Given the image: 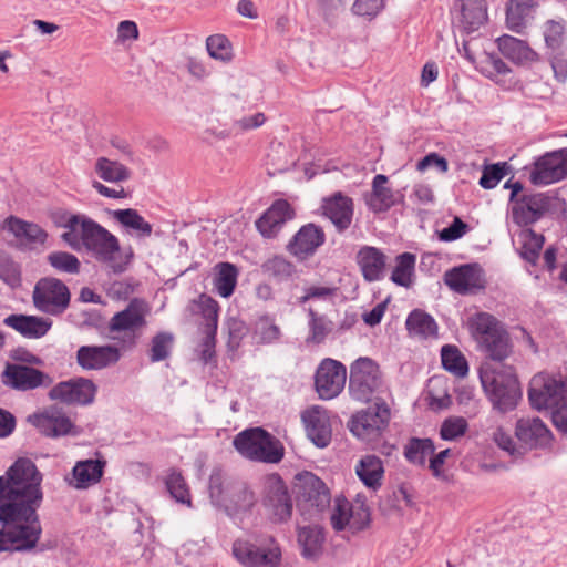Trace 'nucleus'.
Instances as JSON below:
<instances>
[{
	"label": "nucleus",
	"instance_id": "nucleus-1",
	"mask_svg": "<svg viewBox=\"0 0 567 567\" xmlns=\"http://www.w3.org/2000/svg\"><path fill=\"white\" fill-rule=\"evenodd\" d=\"M42 475L25 457L17 460L0 476V551L27 553L35 549L42 534L38 509L43 499Z\"/></svg>",
	"mask_w": 567,
	"mask_h": 567
},
{
	"label": "nucleus",
	"instance_id": "nucleus-2",
	"mask_svg": "<svg viewBox=\"0 0 567 567\" xmlns=\"http://www.w3.org/2000/svg\"><path fill=\"white\" fill-rule=\"evenodd\" d=\"M477 348L486 359L480 368V379L488 400L501 413L513 411L522 390L514 367L504 363L513 353L509 333L505 329Z\"/></svg>",
	"mask_w": 567,
	"mask_h": 567
},
{
	"label": "nucleus",
	"instance_id": "nucleus-3",
	"mask_svg": "<svg viewBox=\"0 0 567 567\" xmlns=\"http://www.w3.org/2000/svg\"><path fill=\"white\" fill-rule=\"evenodd\" d=\"M65 228L69 230L62 238L72 249L80 250L84 247L113 272L124 271L125 267L118 260V240L104 227L84 215H72L66 220Z\"/></svg>",
	"mask_w": 567,
	"mask_h": 567
},
{
	"label": "nucleus",
	"instance_id": "nucleus-4",
	"mask_svg": "<svg viewBox=\"0 0 567 567\" xmlns=\"http://www.w3.org/2000/svg\"><path fill=\"white\" fill-rule=\"evenodd\" d=\"M528 400L533 409L548 410L551 415L567 410V375L535 374L529 382Z\"/></svg>",
	"mask_w": 567,
	"mask_h": 567
},
{
	"label": "nucleus",
	"instance_id": "nucleus-5",
	"mask_svg": "<svg viewBox=\"0 0 567 567\" xmlns=\"http://www.w3.org/2000/svg\"><path fill=\"white\" fill-rule=\"evenodd\" d=\"M236 451L247 460L279 463L284 457V445L262 427H251L239 432L233 441Z\"/></svg>",
	"mask_w": 567,
	"mask_h": 567
},
{
	"label": "nucleus",
	"instance_id": "nucleus-6",
	"mask_svg": "<svg viewBox=\"0 0 567 567\" xmlns=\"http://www.w3.org/2000/svg\"><path fill=\"white\" fill-rule=\"evenodd\" d=\"M233 555L244 567H279L281 563L280 546L268 534L235 540Z\"/></svg>",
	"mask_w": 567,
	"mask_h": 567
},
{
	"label": "nucleus",
	"instance_id": "nucleus-7",
	"mask_svg": "<svg viewBox=\"0 0 567 567\" xmlns=\"http://www.w3.org/2000/svg\"><path fill=\"white\" fill-rule=\"evenodd\" d=\"M295 491L297 507L308 518L316 517L329 506L331 501L326 484L311 472H303L296 476Z\"/></svg>",
	"mask_w": 567,
	"mask_h": 567
},
{
	"label": "nucleus",
	"instance_id": "nucleus-8",
	"mask_svg": "<svg viewBox=\"0 0 567 567\" xmlns=\"http://www.w3.org/2000/svg\"><path fill=\"white\" fill-rule=\"evenodd\" d=\"M70 300L71 293L68 286L54 277L41 278L33 288V305L43 313L60 316L69 308Z\"/></svg>",
	"mask_w": 567,
	"mask_h": 567
},
{
	"label": "nucleus",
	"instance_id": "nucleus-9",
	"mask_svg": "<svg viewBox=\"0 0 567 567\" xmlns=\"http://www.w3.org/2000/svg\"><path fill=\"white\" fill-rule=\"evenodd\" d=\"M379 365L370 358H359L350 369L349 391L353 399L367 402L381 386Z\"/></svg>",
	"mask_w": 567,
	"mask_h": 567
},
{
	"label": "nucleus",
	"instance_id": "nucleus-10",
	"mask_svg": "<svg viewBox=\"0 0 567 567\" xmlns=\"http://www.w3.org/2000/svg\"><path fill=\"white\" fill-rule=\"evenodd\" d=\"M391 411L383 401L369 405L365 410L359 411L350 421V431L357 437L371 441L380 436L388 426Z\"/></svg>",
	"mask_w": 567,
	"mask_h": 567
},
{
	"label": "nucleus",
	"instance_id": "nucleus-11",
	"mask_svg": "<svg viewBox=\"0 0 567 567\" xmlns=\"http://www.w3.org/2000/svg\"><path fill=\"white\" fill-rule=\"evenodd\" d=\"M330 522L334 530L354 535L369 526L370 511L364 503L353 504L344 498H337Z\"/></svg>",
	"mask_w": 567,
	"mask_h": 567
},
{
	"label": "nucleus",
	"instance_id": "nucleus-12",
	"mask_svg": "<svg viewBox=\"0 0 567 567\" xmlns=\"http://www.w3.org/2000/svg\"><path fill=\"white\" fill-rule=\"evenodd\" d=\"M347 380L346 367L333 359L321 361L315 375V386L320 399L331 400L344 389Z\"/></svg>",
	"mask_w": 567,
	"mask_h": 567
},
{
	"label": "nucleus",
	"instance_id": "nucleus-13",
	"mask_svg": "<svg viewBox=\"0 0 567 567\" xmlns=\"http://www.w3.org/2000/svg\"><path fill=\"white\" fill-rule=\"evenodd\" d=\"M567 176V150L561 148L540 156L530 172L534 185H549Z\"/></svg>",
	"mask_w": 567,
	"mask_h": 567
},
{
	"label": "nucleus",
	"instance_id": "nucleus-14",
	"mask_svg": "<svg viewBox=\"0 0 567 567\" xmlns=\"http://www.w3.org/2000/svg\"><path fill=\"white\" fill-rule=\"evenodd\" d=\"M324 243L323 228L315 223H308L292 236L286 245V250L299 261H305L312 257Z\"/></svg>",
	"mask_w": 567,
	"mask_h": 567
},
{
	"label": "nucleus",
	"instance_id": "nucleus-15",
	"mask_svg": "<svg viewBox=\"0 0 567 567\" xmlns=\"http://www.w3.org/2000/svg\"><path fill=\"white\" fill-rule=\"evenodd\" d=\"M96 393L95 384L85 378H75L55 384L49 392L51 400L68 404H90Z\"/></svg>",
	"mask_w": 567,
	"mask_h": 567
},
{
	"label": "nucleus",
	"instance_id": "nucleus-16",
	"mask_svg": "<svg viewBox=\"0 0 567 567\" xmlns=\"http://www.w3.org/2000/svg\"><path fill=\"white\" fill-rule=\"evenodd\" d=\"M2 382L14 390L30 391L40 386H49L52 379L32 367L8 364L2 373Z\"/></svg>",
	"mask_w": 567,
	"mask_h": 567
},
{
	"label": "nucleus",
	"instance_id": "nucleus-17",
	"mask_svg": "<svg viewBox=\"0 0 567 567\" xmlns=\"http://www.w3.org/2000/svg\"><path fill=\"white\" fill-rule=\"evenodd\" d=\"M321 209L337 233L343 234L350 228L354 215V203L351 197L342 192H336L322 199Z\"/></svg>",
	"mask_w": 567,
	"mask_h": 567
},
{
	"label": "nucleus",
	"instance_id": "nucleus-18",
	"mask_svg": "<svg viewBox=\"0 0 567 567\" xmlns=\"http://www.w3.org/2000/svg\"><path fill=\"white\" fill-rule=\"evenodd\" d=\"M28 422L49 437L75 434L73 432L74 424L66 413L59 408L51 406L42 412L31 414L28 416Z\"/></svg>",
	"mask_w": 567,
	"mask_h": 567
},
{
	"label": "nucleus",
	"instance_id": "nucleus-19",
	"mask_svg": "<svg viewBox=\"0 0 567 567\" xmlns=\"http://www.w3.org/2000/svg\"><path fill=\"white\" fill-rule=\"evenodd\" d=\"M445 285L456 293H475L484 288L482 269L475 264L454 267L444 274Z\"/></svg>",
	"mask_w": 567,
	"mask_h": 567
},
{
	"label": "nucleus",
	"instance_id": "nucleus-20",
	"mask_svg": "<svg viewBox=\"0 0 567 567\" xmlns=\"http://www.w3.org/2000/svg\"><path fill=\"white\" fill-rule=\"evenodd\" d=\"M146 324L143 307L133 301L124 310L116 312L109 323L111 333L124 332L130 344H134L141 330Z\"/></svg>",
	"mask_w": 567,
	"mask_h": 567
},
{
	"label": "nucleus",
	"instance_id": "nucleus-21",
	"mask_svg": "<svg viewBox=\"0 0 567 567\" xmlns=\"http://www.w3.org/2000/svg\"><path fill=\"white\" fill-rule=\"evenodd\" d=\"M120 359V348L113 344L82 346L76 351V362L84 370H102Z\"/></svg>",
	"mask_w": 567,
	"mask_h": 567
},
{
	"label": "nucleus",
	"instance_id": "nucleus-22",
	"mask_svg": "<svg viewBox=\"0 0 567 567\" xmlns=\"http://www.w3.org/2000/svg\"><path fill=\"white\" fill-rule=\"evenodd\" d=\"M264 505L276 523L287 522L292 514V499L280 478L268 484Z\"/></svg>",
	"mask_w": 567,
	"mask_h": 567
},
{
	"label": "nucleus",
	"instance_id": "nucleus-23",
	"mask_svg": "<svg viewBox=\"0 0 567 567\" xmlns=\"http://www.w3.org/2000/svg\"><path fill=\"white\" fill-rule=\"evenodd\" d=\"M549 207V200L544 194H523L512 206L513 220L519 226L536 223Z\"/></svg>",
	"mask_w": 567,
	"mask_h": 567
},
{
	"label": "nucleus",
	"instance_id": "nucleus-24",
	"mask_svg": "<svg viewBox=\"0 0 567 567\" xmlns=\"http://www.w3.org/2000/svg\"><path fill=\"white\" fill-rule=\"evenodd\" d=\"M293 217L292 206L285 199H278L256 221V227L264 237L272 238Z\"/></svg>",
	"mask_w": 567,
	"mask_h": 567
},
{
	"label": "nucleus",
	"instance_id": "nucleus-25",
	"mask_svg": "<svg viewBox=\"0 0 567 567\" xmlns=\"http://www.w3.org/2000/svg\"><path fill=\"white\" fill-rule=\"evenodd\" d=\"M515 435L520 443L529 449L545 447L551 441L550 430L539 417L517 420Z\"/></svg>",
	"mask_w": 567,
	"mask_h": 567
},
{
	"label": "nucleus",
	"instance_id": "nucleus-26",
	"mask_svg": "<svg viewBox=\"0 0 567 567\" xmlns=\"http://www.w3.org/2000/svg\"><path fill=\"white\" fill-rule=\"evenodd\" d=\"M302 421L308 437L318 447H326L331 442L332 430L326 410L313 406L302 413Z\"/></svg>",
	"mask_w": 567,
	"mask_h": 567
},
{
	"label": "nucleus",
	"instance_id": "nucleus-27",
	"mask_svg": "<svg viewBox=\"0 0 567 567\" xmlns=\"http://www.w3.org/2000/svg\"><path fill=\"white\" fill-rule=\"evenodd\" d=\"M255 504L256 496L247 484L244 482H235L227 485L225 496L219 505L224 507L227 515L237 517L250 512Z\"/></svg>",
	"mask_w": 567,
	"mask_h": 567
},
{
	"label": "nucleus",
	"instance_id": "nucleus-28",
	"mask_svg": "<svg viewBox=\"0 0 567 567\" xmlns=\"http://www.w3.org/2000/svg\"><path fill=\"white\" fill-rule=\"evenodd\" d=\"M220 307L218 302L207 293H202L193 299L185 308V312L200 318L202 332L217 331Z\"/></svg>",
	"mask_w": 567,
	"mask_h": 567
},
{
	"label": "nucleus",
	"instance_id": "nucleus-29",
	"mask_svg": "<svg viewBox=\"0 0 567 567\" xmlns=\"http://www.w3.org/2000/svg\"><path fill=\"white\" fill-rule=\"evenodd\" d=\"M357 262L365 281H379L384 276L386 256L377 247L363 246L357 254Z\"/></svg>",
	"mask_w": 567,
	"mask_h": 567
},
{
	"label": "nucleus",
	"instance_id": "nucleus-30",
	"mask_svg": "<svg viewBox=\"0 0 567 567\" xmlns=\"http://www.w3.org/2000/svg\"><path fill=\"white\" fill-rule=\"evenodd\" d=\"M3 323L24 338L40 339L44 337L52 327V320L49 318L25 316V315H10L4 318Z\"/></svg>",
	"mask_w": 567,
	"mask_h": 567
},
{
	"label": "nucleus",
	"instance_id": "nucleus-31",
	"mask_svg": "<svg viewBox=\"0 0 567 567\" xmlns=\"http://www.w3.org/2000/svg\"><path fill=\"white\" fill-rule=\"evenodd\" d=\"M496 42L501 53L515 64L527 65L538 60V54L524 40L504 34Z\"/></svg>",
	"mask_w": 567,
	"mask_h": 567
},
{
	"label": "nucleus",
	"instance_id": "nucleus-32",
	"mask_svg": "<svg viewBox=\"0 0 567 567\" xmlns=\"http://www.w3.org/2000/svg\"><path fill=\"white\" fill-rule=\"evenodd\" d=\"M468 331L477 343V347L487 341L494 334L505 330L504 324L488 312H476L467 320Z\"/></svg>",
	"mask_w": 567,
	"mask_h": 567
},
{
	"label": "nucleus",
	"instance_id": "nucleus-33",
	"mask_svg": "<svg viewBox=\"0 0 567 567\" xmlns=\"http://www.w3.org/2000/svg\"><path fill=\"white\" fill-rule=\"evenodd\" d=\"M105 464L106 462L103 460H84L76 462L72 470L74 483L70 482V484L78 489H85L99 483L103 476Z\"/></svg>",
	"mask_w": 567,
	"mask_h": 567
},
{
	"label": "nucleus",
	"instance_id": "nucleus-34",
	"mask_svg": "<svg viewBox=\"0 0 567 567\" xmlns=\"http://www.w3.org/2000/svg\"><path fill=\"white\" fill-rule=\"evenodd\" d=\"M7 228L13 236L24 244H44L48 234L39 225L25 221L16 216H10L4 220Z\"/></svg>",
	"mask_w": 567,
	"mask_h": 567
},
{
	"label": "nucleus",
	"instance_id": "nucleus-35",
	"mask_svg": "<svg viewBox=\"0 0 567 567\" xmlns=\"http://www.w3.org/2000/svg\"><path fill=\"white\" fill-rule=\"evenodd\" d=\"M323 542V529L319 526H305L298 529L301 555L308 560H317L321 556Z\"/></svg>",
	"mask_w": 567,
	"mask_h": 567
},
{
	"label": "nucleus",
	"instance_id": "nucleus-36",
	"mask_svg": "<svg viewBox=\"0 0 567 567\" xmlns=\"http://www.w3.org/2000/svg\"><path fill=\"white\" fill-rule=\"evenodd\" d=\"M388 177L378 174L372 181V192L367 198V205L374 213L389 210L395 203L393 190L386 186Z\"/></svg>",
	"mask_w": 567,
	"mask_h": 567
},
{
	"label": "nucleus",
	"instance_id": "nucleus-37",
	"mask_svg": "<svg viewBox=\"0 0 567 567\" xmlns=\"http://www.w3.org/2000/svg\"><path fill=\"white\" fill-rule=\"evenodd\" d=\"M213 286L215 291L223 298H229L237 286L239 276L238 268L228 261H221L214 267Z\"/></svg>",
	"mask_w": 567,
	"mask_h": 567
},
{
	"label": "nucleus",
	"instance_id": "nucleus-38",
	"mask_svg": "<svg viewBox=\"0 0 567 567\" xmlns=\"http://www.w3.org/2000/svg\"><path fill=\"white\" fill-rule=\"evenodd\" d=\"M355 472L367 487L377 489L381 486L384 468L380 457L365 455L359 461Z\"/></svg>",
	"mask_w": 567,
	"mask_h": 567
},
{
	"label": "nucleus",
	"instance_id": "nucleus-39",
	"mask_svg": "<svg viewBox=\"0 0 567 567\" xmlns=\"http://www.w3.org/2000/svg\"><path fill=\"white\" fill-rule=\"evenodd\" d=\"M409 333L420 339H427L437 336V324L434 318L423 310L415 309L405 321Z\"/></svg>",
	"mask_w": 567,
	"mask_h": 567
},
{
	"label": "nucleus",
	"instance_id": "nucleus-40",
	"mask_svg": "<svg viewBox=\"0 0 567 567\" xmlns=\"http://www.w3.org/2000/svg\"><path fill=\"white\" fill-rule=\"evenodd\" d=\"M517 241L519 244L517 248L519 256L530 265H536L545 243V237L533 229L526 228L519 231Z\"/></svg>",
	"mask_w": 567,
	"mask_h": 567
},
{
	"label": "nucleus",
	"instance_id": "nucleus-41",
	"mask_svg": "<svg viewBox=\"0 0 567 567\" xmlns=\"http://www.w3.org/2000/svg\"><path fill=\"white\" fill-rule=\"evenodd\" d=\"M461 16L467 32L477 30L487 19L485 0H461Z\"/></svg>",
	"mask_w": 567,
	"mask_h": 567
},
{
	"label": "nucleus",
	"instance_id": "nucleus-42",
	"mask_svg": "<svg viewBox=\"0 0 567 567\" xmlns=\"http://www.w3.org/2000/svg\"><path fill=\"white\" fill-rule=\"evenodd\" d=\"M535 7L533 0H509L506 7V25L514 32H522L526 18Z\"/></svg>",
	"mask_w": 567,
	"mask_h": 567
},
{
	"label": "nucleus",
	"instance_id": "nucleus-43",
	"mask_svg": "<svg viewBox=\"0 0 567 567\" xmlns=\"http://www.w3.org/2000/svg\"><path fill=\"white\" fill-rule=\"evenodd\" d=\"M113 217L126 229L134 231L138 237H148L152 234V225L138 214L136 209L126 208L114 210Z\"/></svg>",
	"mask_w": 567,
	"mask_h": 567
},
{
	"label": "nucleus",
	"instance_id": "nucleus-44",
	"mask_svg": "<svg viewBox=\"0 0 567 567\" xmlns=\"http://www.w3.org/2000/svg\"><path fill=\"white\" fill-rule=\"evenodd\" d=\"M435 446L431 439L411 437L404 446V456L413 465L424 467L426 458L434 454Z\"/></svg>",
	"mask_w": 567,
	"mask_h": 567
},
{
	"label": "nucleus",
	"instance_id": "nucleus-45",
	"mask_svg": "<svg viewBox=\"0 0 567 567\" xmlns=\"http://www.w3.org/2000/svg\"><path fill=\"white\" fill-rule=\"evenodd\" d=\"M261 271L276 282H284L295 276L296 266L282 256H272L261 265Z\"/></svg>",
	"mask_w": 567,
	"mask_h": 567
},
{
	"label": "nucleus",
	"instance_id": "nucleus-46",
	"mask_svg": "<svg viewBox=\"0 0 567 567\" xmlns=\"http://www.w3.org/2000/svg\"><path fill=\"white\" fill-rule=\"evenodd\" d=\"M281 330L270 316L259 317L252 329V340L257 344H272L280 340Z\"/></svg>",
	"mask_w": 567,
	"mask_h": 567
},
{
	"label": "nucleus",
	"instance_id": "nucleus-47",
	"mask_svg": "<svg viewBox=\"0 0 567 567\" xmlns=\"http://www.w3.org/2000/svg\"><path fill=\"white\" fill-rule=\"evenodd\" d=\"M442 367L457 378H464L468 373L466 358L455 346H443L441 349Z\"/></svg>",
	"mask_w": 567,
	"mask_h": 567
},
{
	"label": "nucleus",
	"instance_id": "nucleus-48",
	"mask_svg": "<svg viewBox=\"0 0 567 567\" xmlns=\"http://www.w3.org/2000/svg\"><path fill=\"white\" fill-rule=\"evenodd\" d=\"M95 172L100 178L110 183L124 182L131 177V172L126 166L106 157L97 158Z\"/></svg>",
	"mask_w": 567,
	"mask_h": 567
},
{
	"label": "nucleus",
	"instance_id": "nucleus-49",
	"mask_svg": "<svg viewBox=\"0 0 567 567\" xmlns=\"http://www.w3.org/2000/svg\"><path fill=\"white\" fill-rule=\"evenodd\" d=\"M206 50L208 55L217 61L227 63L233 60V45L224 34H213L206 39Z\"/></svg>",
	"mask_w": 567,
	"mask_h": 567
},
{
	"label": "nucleus",
	"instance_id": "nucleus-50",
	"mask_svg": "<svg viewBox=\"0 0 567 567\" xmlns=\"http://www.w3.org/2000/svg\"><path fill=\"white\" fill-rule=\"evenodd\" d=\"M309 316V336L307 342L316 344L322 343L327 336L332 331V322L324 316L318 315L313 309L308 310Z\"/></svg>",
	"mask_w": 567,
	"mask_h": 567
},
{
	"label": "nucleus",
	"instance_id": "nucleus-51",
	"mask_svg": "<svg viewBox=\"0 0 567 567\" xmlns=\"http://www.w3.org/2000/svg\"><path fill=\"white\" fill-rule=\"evenodd\" d=\"M415 256L411 252H403L396 257V266L394 267L391 280L402 287H409L411 276L414 271Z\"/></svg>",
	"mask_w": 567,
	"mask_h": 567
},
{
	"label": "nucleus",
	"instance_id": "nucleus-52",
	"mask_svg": "<svg viewBox=\"0 0 567 567\" xmlns=\"http://www.w3.org/2000/svg\"><path fill=\"white\" fill-rule=\"evenodd\" d=\"M543 35L548 51L558 52L560 49H564L565 22L547 20L543 25Z\"/></svg>",
	"mask_w": 567,
	"mask_h": 567
},
{
	"label": "nucleus",
	"instance_id": "nucleus-53",
	"mask_svg": "<svg viewBox=\"0 0 567 567\" xmlns=\"http://www.w3.org/2000/svg\"><path fill=\"white\" fill-rule=\"evenodd\" d=\"M48 262L58 271L79 274L81 264L76 256L66 251H54L48 255Z\"/></svg>",
	"mask_w": 567,
	"mask_h": 567
},
{
	"label": "nucleus",
	"instance_id": "nucleus-54",
	"mask_svg": "<svg viewBox=\"0 0 567 567\" xmlns=\"http://www.w3.org/2000/svg\"><path fill=\"white\" fill-rule=\"evenodd\" d=\"M468 429L467 421L462 416H451L443 421L440 435L445 441H453L463 436Z\"/></svg>",
	"mask_w": 567,
	"mask_h": 567
},
{
	"label": "nucleus",
	"instance_id": "nucleus-55",
	"mask_svg": "<svg viewBox=\"0 0 567 567\" xmlns=\"http://www.w3.org/2000/svg\"><path fill=\"white\" fill-rule=\"evenodd\" d=\"M507 163H496L485 166L478 184L485 189L494 188L507 174Z\"/></svg>",
	"mask_w": 567,
	"mask_h": 567
},
{
	"label": "nucleus",
	"instance_id": "nucleus-56",
	"mask_svg": "<svg viewBox=\"0 0 567 567\" xmlns=\"http://www.w3.org/2000/svg\"><path fill=\"white\" fill-rule=\"evenodd\" d=\"M225 326L228 332L227 347L229 350L235 351L239 348L243 338L247 333L246 323L235 317H230L225 321Z\"/></svg>",
	"mask_w": 567,
	"mask_h": 567
},
{
	"label": "nucleus",
	"instance_id": "nucleus-57",
	"mask_svg": "<svg viewBox=\"0 0 567 567\" xmlns=\"http://www.w3.org/2000/svg\"><path fill=\"white\" fill-rule=\"evenodd\" d=\"M174 337L168 333H158L152 340L151 361L158 362L167 358L173 346Z\"/></svg>",
	"mask_w": 567,
	"mask_h": 567
},
{
	"label": "nucleus",
	"instance_id": "nucleus-58",
	"mask_svg": "<svg viewBox=\"0 0 567 567\" xmlns=\"http://www.w3.org/2000/svg\"><path fill=\"white\" fill-rule=\"evenodd\" d=\"M337 287L309 286L303 289V295L299 298V303L303 305L310 300H332L337 295Z\"/></svg>",
	"mask_w": 567,
	"mask_h": 567
},
{
	"label": "nucleus",
	"instance_id": "nucleus-59",
	"mask_svg": "<svg viewBox=\"0 0 567 567\" xmlns=\"http://www.w3.org/2000/svg\"><path fill=\"white\" fill-rule=\"evenodd\" d=\"M204 337L200 342V354L199 359L204 364H214L216 365V336L217 331H206L203 332Z\"/></svg>",
	"mask_w": 567,
	"mask_h": 567
},
{
	"label": "nucleus",
	"instance_id": "nucleus-60",
	"mask_svg": "<svg viewBox=\"0 0 567 567\" xmlns=\"http://www.w3.org/2000/svg\"><path fill=\"white\" fill-rule=\"evenodd\" d=\"M185 68L189 75L198 82H205L212 74L210 65L194 56H187L185 59Z\"/></svg>",
	"mask_w": 567,
	"mask_h": 567
},
{
	"label": "nucleus",
	"instance_id": "nucleus-61",
	"mask_svg": "<svg viewBox=\"0 0 567 567\" xmlns=\"http://www.w3.org/2000/svg\"><path fill=\"white\" fill-rule=\"evenodd\" d=\"M468 225L464 223L460 217H455L453 221L445 228H443L439 235L442 241H454L463 237L467 230Z\"/></svg>",
	"mask_w": 567,
	"mask_h": 567
},
{
	"label": "nucleus",
	"instance_id": "nucleus-62",
	"mask_svg": "<svg viewBox=\"0 0 567 567\" xmlns=\"http://www.w3.org/2000/svg\"><path fill=\"white\" fill-rule=\"evenodd\" d=\"M383 0H355L352 12L361 17H375L383 8Z\"/></svg>",
	"mask_w": 567,
	"mask_h": 567
},
{
	"label": "nucleus",
	"instance_id": "nucleus-63",
	"mask_svg": "<svg viewBox=\"0 0 567 567\" xmlns=\"http://www.w3.org/2000/svg\"><path fill=\"white\" fill-rule=\"evenodd\" d=\"M548 54L555 78L564 82L567 78V53L560 49L558 52H548Z\"/></svg>",
	"mask_w": 567,
	"mask_h": 567
},
{
	"label": "nucleus",
	"instance_id": "nucleus-64",
	"mask_svg": "<svg viewBox=\"0 0 567 567\" xmlns=\"http://www.w3.org/2000/svg\"><path fill=\"white\" fill-rule=\"evenodd\" d=\"M429 167H435L439 172L445 173L449 169L447 161L436 153H430L417 162L416 168L424 172Z\"/></svg>",
	"mask_w": 567,
	"mask_h": 567
}]
</instances>
